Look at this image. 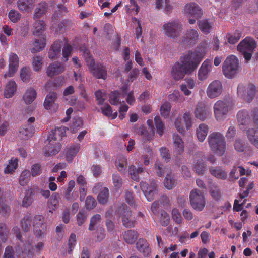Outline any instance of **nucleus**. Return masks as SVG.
<instances>
[{
    "mask_svg": "<svg viewBox=\"0 0 258 258\" xmlns=\"http://www.w3.org/2000/svg\"><path fill=\"white\" fill-rule=\"evenodd\" d=\"M208 44L206 41L200 43L194 50L189 51L182 56L179 61L172 67L171 76L173 78L179 81L182 79L186 74L192 73L198 67L204 57Z\"/></svg>",
    "mask_w": 258,
    "mask_h": 258,
    "instance_id": "obj_1",
    "label": "nucleus"
},
{
    "mask_svg": "<svg viewBox=\"0 0 258 258\" xmlns=\"http://www.w3.org/2000/svg\"><path fill=\"white\" fill-rule=\"evenodd\" d=\"M253 121L250 122V116L247 111H239L237 115V120L240 125L248 124L246 135L250 142L258 148V109L252 112Z\"/></svg>",
    "mask_w": 258,
    "mask_h": 258,
    "instance_id": "obj_2",
    "label": "nucleus"
},
{
    "mask_svg": "<svg viewBox=\"0 0 258 258\" xmlns=\"http://www.w3.org/2000/svg\"><path fill=\"white\" fill-rule=\"evenodd\" d=\"M67 128L64 126L52 130L48 136L44 154L46 156L56 154L60 150L61 146L58 142L66 136Z\"/></svg>",
    "mask_w": 258,
    "mask_h": 258,
    "instance_id": "obj_3",
    "label": "nucleus"
},
{
    "mask_svg": "<svg viewBox=\"0 0 258 258\" xmlns=\"http://www.w3.org/2000/svg\"><path fill=\"white\" fill-rule=\"evenodd\" d=\"M62 46H63L62 59L64 61H67L71 54L72 49L71 46L68 44V41L66 39H63V41L58 40L53 43L48 52L49 58L51 59L57 58L60 56V50Z\"/></svg>",
    "mask_w": 258,
    "mask_h": 258,
    "instance_id": "obj_4",
    "label": "nucleus"
},
{
    "mask_svg": "<svg viewBox=\"0 0 258 258\" xmlns=\"http://www.w3.org/2000/svg\"><path fill=\"white\" fill-rule=\"evenodd\" d=\"M233 109L232 103L222 100L217 101L214 105L213 110L214 116L218 121H223L227 115L231 112Z\"/></svg>",
    "mask_w": 258,
    "mask_h": 258,
    "instance_id": "obj_5",
    "label": "nucleus"
},
{
    "mask_svg": "<svg viewBox=\"0 0 258 258\" xmlns=\"http://www.w3.org/2000/svg\"><path fill=\"white\" fill-rule=\"evenodd\" d=\"M208 141L211 150L218 155H222L225 152V143L224 138L219 133H214L208 137Z\"/></svg>",
    "mask_w": 258,
    "mask_h": 258,
    "instance_id": "obj_6",
    "label": "nucleus"
},
{
    "mask_svg": "<svg viewBox=\"0 0 258 258\" xmlns=\"http://www.w3.org/2000/svg\"><path fill=\"white\" fill-rule=\"evenodd\" d=\"M223 72L225 76L232 78L235 76L239 70V62L238 58L234 55L227 57L223 64Z\"/></svg>",
    "mask_w": 258,
    "mask_h": 258,
    "instance_id": "obj_7",
    "label": "nucleus"
},
{
    "mask_svg": "<svg viewBox=\"0 0 258 258\" xmlns=\"http://www.w3.org/2000/svg\"><path fill=\"white\" fill-rule=\"evenodd\" d=\"M183 13L188 17V22L190 24H195L203 15L201 8L195 2L187 3L184 7Z\"/></svg>",
    "mask_w": 258,
    "mask_h": 258,
    "instance_id": "obj_8",
    "label": "nucleus"
},
{
    "mask_svg": "<svg viewBox=\"0 0 258 258\" xmlns=\"http://www.w3.org/2000/svg\"><path fill=\"white\" fill-rule=\"evenodd\" d=\"M83 55L85 58L86 63L89 67V69L93 75L98 78L105 79L107 76L105 68L101 65H97L95 67L94 60L90 56L89 52L87 49L84 50Z\"/></svg>",
    "mask_w": 258,
    "mask_h": 258,
    "instance_id": "obj_9",
    "label": "nucleus"
},
{
    "mask_svg": "<svg viewBox=\"0 0 258 258\" xmlns=\"http://www.w3.org/2000/svg\"><path fill=\"white\" fill-rule=\"evenodd\" d=\"M256 43L253 39L246 37L237 46L238 51L242 53L246 61L251 58L252 53L256 47Z\"/></svg>",
    "mask_w": 258,
    "mask_h": 258,
    "instance_id": "obj_10",
    "label": "nucleus"
},
{
    "mask_svg": "<svg viewBox=\"0 0 258 258\" xmlns=\"http://www.w3.org/2000/svg\"><path fill=\"white\" fill-rule=\"evenodd\" d=\"M182 29V25L177 20L168 22L163 26V30L165 35L173 38L180 36Z\"/></svg>",
    "mask_w": 258,
    "mask_h": 258,
    "instance_id": "obj_11",
    "label": "nucleus"
},
{
    "mask_svg": "<svg viewBox=\"0 0 258 258\" xmlns=\"http://www.w3.org/2000/svg\"><path fill=\"white\" fill-rule=\"evenodd\" d=\"M192 207L196 210L201 211L205 206V199L202 192L197 189L191 191L189 196Z\"/></svg>",
    "mask_w": 258,
    "mask_h": 258,
    "instance_id": "obj_12",
    "label": "nucleus"
},
{
    "mask_svg": "<svg viewBox=\"0 0 258 258\" xmlns=\"http://www.w3.org/2000/svg\"><path fill=\"white\" fill-rule=\"evenodd\" d=\"M237 93L244 100L249 102L257 95V91L256 92L255 87L252 84H249L246 87L242 84H239L237 87Z\"/></svg>",
    "mask_w": 258,
    "mask_h": 258,
    "instance_id": "obj_13",
    "label": "nucleus"
},
{
    "mask_svg": "<svg viewBox=\"0 0 258 258\" xmlns=\"http://www.w3.org/2000/svg\"><path fill=\"white\" fill-rule=\"evenodd\" d=\"M195 117L201 121H204L209 119L211 112L210 108L204 103L198 104L194 110Z\"/></svg>",
    "mask_w": 258,
    "mask_h": 258,
    "instance_id": "obj_14",
    "label": "nucleus"
},
{
    "mask_svg": "<svg viewBox=\"0 0 258 258\" xmlns=\"http://www.w3.org/2000/svg\"><path fill=\"white\" fill-rule=\"evenodd\" d=\"M19 59L18 55L13 52H11L9 56V69L4 77L5 78L14 76L17 71L19 67Z\"/></svg>",
    "mask_w": 258,
    "mask_h": 258,
    "instance_id": "obj_15",
    "label": "nucleus"
},
{
    "mask_svg": "<svg viewBox=\"0 0 258 258\" xmlns=\"http://www.w3.org/2000/svg\"><path fill=\"white\" fill-rule=\"evenodd\" d=\"M57 94L52 92L47 95L44 102V108L50 112H56L59 108V105L55 102Z\"/></svg>",
    "mask_w": 258,
    "mask_h": 258,
    "instance_id": "obj_16",
    "label": "nucleus"
},
{
    "mask_svg": "<svg viewBox=\"0 0 258 258\" xmlns=\"http://www.w3.org/2000/svg\"><path fill=\"white\" fill-rule=\"evenodd\" d=\"M198 37L199 33L197 30L193 29L188 30L183 37L181 44L183 46H191L197 42Z\"/></svg>",
    "mask_w": 258,
    "mask_h": 258,
    "instance_id": "obj_17",
    "label": "nucleus"
},
{
    "mask_svg": "<svg viewBox=\"0 0 258 258\" xmlns=\"http://www.w3.org/2000/svg\"><path fill=\"white\" fill-rule=\"evenodd\" d=\"M122 217L123 224L126 227H134L136 221L127 207H120L118 210Z\"/></svg>",
    "mask_w": 258,
    "mask_h": 258,
    "instance_id": "obj_18",
    "label": "nucleus"
},
{
    "mask_svg": "<svg viewBox=\"0 0 258 258\" xmlns=\"http://www.w3.org/2000/svg\"><path fill=\"white\" fill-rule=\"evenodd\" d=\"M44 221V217L41 215H37L34 217L33 225L35 227V234L38 237L42 236L45 233L46 226Z\"/></svg>",
    "mask_w": 258,
    "mask_h": 258,
    "instance_id": "obj_19",
    "label": "nucleus"
},
{
    "mask_svg": "<svg viewBox=\"0 0 258 258\" xmlns=\"http://www.w3.org/2000/svg\"><path fill=\"white\" fill-rule=\"evenodd\" d=\"M222 89L221 82L217 80L214 81L209 85L207 89V95L210 98H214L221 93Z\"/></svg>",
    "mask_w": 258,
    "mask_h": 258,
    "instance_id": "obj_20",
    "label": "nucleus"
},
{
    "mask_svg": "<svg viewBox=\"0 0 258 258\" xmlns=\"http://www.w3.org/2000/svg\"><path fill=\"white\" fill-rule=\"evenodd\" d=\"M141 188L148 201L153 200L157 190V185L155 183H152L149 186L147 183L142 182Z\"/></svg>",
    "mask_w": 258,
    "mask_h": 258,
    "instance_id": "obj_21",
    "label": "nucleus"
},
{
    "mask_svg": "<svg viewBox=\"0 0 258 258\" xmlns=\"http://www.w3.org/2000/svg\"><path fill=\"white\" fill-rule=\"evenodd\" d=\"M212 64L211 60L206 59L202 63L198 72V79L203 81L208 78L209 73L212 70Z\"/></svg>",
    "mask_w": 258,
    "mask_h": 258,
    "instance_id": "obj_22",
    "label": "nucleus"
},
{
    "mask_svg": "<svg viewBox=\"0 0 258 258\" xmlns=\"http://www.w3.org/2000/svg\"><path fill=\"white\" fill-rule=\"evenodd\" d=\"M65 70L63 64L59 62H54L50 64L47 69V75L49 77H53L62 73Z\"/></svg>",
    "mask_w": 258,
    "mask_h": 258,
    "instance_id": "obj_23",
    "label": "nucleus"
},
{
    "mask_svg": "<svg viewBox=\"0 0 258 258\" xmlns=\"http://www.w3.org/2000/svg\"><path fill=\"white\" fill-rule=\"evenodd\" d=\"M200 30L204 34H209L213 28L214 22L211 19H203L198 22Z\"/></svg>",
    "mask_w": 258,
    "mask_h": 258,
    "instance_id": "obj_24",
    "label": "nucleus"
},
{
    "mask_svg": "<svg viewBox=\"0 0 258 258\" xmlns=\"http://www.w3.org/2000/svg\"><path fill=\"white\" fill-rule=\"evenodd\" d=\"M34 133L33 126L28 124L21 126L19 130V137L22 140H28L32 137Z\"/></svg>",
    "mask_w": 258,
    "mask_h": 258,
    "instance_id": "obj_25",
    "label": "nucleus"
},
{
    "mask_svg": "<svg viewBox=\"0 0 258 258\" xmlns=\"http://www.w3.org/2000/svg\"><path fill=\"white\" fill-rule=\"evenodd\" d=\"M46 45V37L44 35H41L39 38L35 39L33 47L31 49L32 53H36L40 51L44 48Z\"/></svg>",
    "mask_w": 258,
    "mask_h": 258,
    "instance_id": "obj_26",
    "label": "nucleus"
},
{
    "mask_svg": "<svg viewBox=\"0 0 258 258\" xmlns=\"http://www.w3.org/2000/svg\"><path fill=\"white\" fill-rule=\"evenodd\" d=\"M17 90V85L13 80H10L6 84L4 90V96L7 98L12 97Z\"/></svg>",
    "mask_w": 258,
    "mask_h": 258,
    "instance_id": "obj_27",
    "label": "nucleus"
},
{
    "mask_svg": "<svg viewBox=\"0 0 258 258\" xmlns=\"http://www.w3.org/2000/svg\"><path fill=\"white\" fill-rule=\"evenodd\" d=\"M37 93L36 90L30 87L26 89L23 96V100L25 104H31L36 98Z\"/></svg>",
    "mask_w": 258,
    "mask_h": 258,
    "instance_id": "obj_28",
    "label": "nucleus"
},
{
    "mask_svg": "<svg viewBox=\"0 0 258 258\" xmlns=\"http://www.w3.org/2000/svg\"><path fill=\"white\" fill-rule=\"evenodd\" d=\"M174 151L177 154L182 153L184 150V142L178 135L174 134L173 136Z\"/></svg>",
    "mask_w": 258,
    "mask_h": 258,
    "instance_id": "obj_29",
    "label": "nucleus"
},
{
    "mask_svg": "<svg viewBox=\"0 0 258 258\" xmlns=\"http://www.w3.org/2000/svg\"><path fill=\"white\" fill-rule=\"evenodd\" d=\"M253 183H251L249 184L248 187L247 188V190L246 191H244L243 194H240L239 196V199H236L234 201L233 209L236 211H241L242 209V206L244 204L243 201V202H241V200L244 199L245 197L248 195V191L253 187Z\"/></svg>",
    "mask_w": 258,
    "mask_h": 258,
    "instance_id": "obj_30",
    "label": "nucleus"
},
{
    "mask_svg": "<svg viewBox=\"0 0 258 258\" xmlns=\"http://www.w3.org/2000/svg\"><path fill=\"white\" fill-rule=\"evenodd\" d=\"M35 0H19L18 7L20 10L24 12H31L34 8Z\"/></svg>",
    "mask_w": 258,
    "mask_h": 258,
    "instance_id": "obj_31",
    "label": "nucleus"
},
{
    "mask_svg": "<svg viewBox=\"0 0 258 258\" xmlns=\"http://www.w3.org/2000/svg\"><path fill=\"white\" fill-rule=\"evenodd\" d=\"M147 123L148 126L151 127L150 133H148L144 126H142L140 128L139 132L143 136L145 140L150 141L153 139L154 135L153 121L152 120H148Z\"/></svg>",
    "mask_w": 258,
    "mask_h": 258,
    "instance_id": "obj_32",
    "label": "nucleus"
},
{
    "mask_svg": "<svg viewBox=\"0 0 258 258\" xmlns=\"http://www.w3.org/2000/svg\"><path fill=\"white\" fill-rule=\"evenodd\" d=\"M80 148V144H76L68 147L66 150V160L71 162L77 155Z\"/></svg>",
    "mask_w": 258,
    "mask_h": 258,
    "instance_id": "obj_33",
    "label": "nucleus"
},
{
    "mask_svg": "<svg viewBox=\"0 0 258 258\" xmlns=\"http://www.w3.org/2000/svg\"><path fill=\"white\" fill-rule=\"evenodd\" d=\"M208 132V126L207 125L200 124L196 130V135L200 142H203L205 139Z\"/></svg>",
    "mask_w": 258,
    "mask_h": 258,
    "instance_id": "obj_34",
    "label": "nucleus"
},
{
    "mask_svg": "<svg viewBox=\"0 0 258 258\" xmlns=\"http://www.w3.org/2000/svg\"><path fill=\"white\" fill-rule=\"evenodd\" d=\"M44 243L42 242H39L35 245L34 249L32 247L31 243L28 241V243L26 242L23 244V248L22 249V252L27 251L29 252H31L33 250H35L37 252L41 251L44 247Z\"/></svg>",
    "mask_w": 258,
    "mask_h": 258,
    "instance_id": "obj_35",
    "label": "nucleus"
},
{
    "mask_svg": "<svg viewBox=\"0 0 258 258\" xmlns=\"http://www.w3.org/2000/svg\"><path fill=\"white\" fill-rule=\"evenodd\" d=\"M186 84H182L180 86V90L183 92L186 96H189L191 94L188 89H192L195 86V82L193 79H188L186 80Z\"/></svg>",
    "mask_w": 258,
    "mask_h": 258,
    "instance_id": "obj_36",
    "label": "nucleus"
},
{
    "mask_svg": "<svg viewBox=\"0 0 258 258\" xmlns=\"http://www.w3.org/2000/svg\"><path fill=\"white\" fill-rule=\"evenodd\" d=\"M123 237L128 244L134 243L138 237L137 233L133 230H128L123 234Z\"/></svg>",
    "mask_w": 258,
    "mask_h": 258,
    "instance_id": "obj_37",
    "label": "nucleus"
},
{
    "mask_svg": "<svg viewBox=\"0 0 258 258\" xmlns=\"http://www.w3.org/2000/svg\"><path fill=\"white\" fill-rule=\"evenodd\" d=\"M33 34L35 36H41L42 32L45 30V25L43 21H36L33 24Z\"/></svg>",
    "mask_w": 258,
    "mask_h": 258,
    "instance_id": "obj_38",
    "label": "nucleus"
},
{
    "mask_svg": "<svg viewBox=\"0 0 258 258\" xmlns=\"http://www.w3.org/2000/svg\"><path fill=\"white\" fill-rule=\"evenodd\" d=\"M47 10V4L45 2H42L38 5L35 9L34 14V18L35 19L42 16L45 14Z\"/></svg>",
    "mask_w": 258,
    "mask_h": 258,
    "instance_id": "obj_39",
    "label": "nucleus"
},
{
    "mask_svg": "<svg viewBox=\"0 0 258 258\" xmlns=\"http://www.w3.org/2000/svg\"><path fill=\"white\" fill-rule=\"evenodd\" d=\"M165 187L169 189H172L176 184L175 176L171 174H167L164 182Z\"/></svg>",
    "mask_w": 258,
    "mask_h": 258,
    "instance_id": "obj_40",
    "label": "nucleus"
},
{
    "mask_svg": "<svg viewBox=\"0 0 258 258\" xmlns=\"http://www.w3.org/2000/svg\"><path fill=\"white\" fill-rule=\"evenodd\" d=\"M242 35L240 30H236L233 34H228L226 35V39L230 44L236 43L241 38Z\"/></svg>",
    "mask_w": 258,
    "mask_h": 258,
    "instance_id": "obj_41",
    "label": "nucleus"
},
{
    "mask_svg": "<svg viewBox=\"0 0 258 258\" xmlns=\"http://www.w3.org/2000/svg\"><path fill=\"white\" fill-rule=\"evenodd\" d=\"M194 170L198 175H203L206 170V167L204 164L202 159H198L194 167Z\"/></svg>",
    "mask_w": 258,
    "mask_h": 258,
    "instance_id": "obj_42",
    "label": "nucleus"
},
{
    "mask_svg": "<svg viewBox=\"0 0 258 258\" xmlns=\"http://www.w3.org/2000/svg\"><path fill=\"white\" fill-rule=\"evenodd\" d=\"M18 166V160L17 158H12L9 164L5 169V173H12L15 171Z\"/></svg>",
    "mask_w": 258,
    "mask_h": 258,
    "instance_id": "obj_43",
    "label": "nucleus"
},
{
    "mask_svg": "<svg viewBox=\"0 0 258 258\" xmlns=\"http://www.w3.org/2000/svg\"><path fill=\"white\" fill-rule=\"evenodd\" d=\"M144 169L142 167H139L138 169H136L135 166H131L129 169V173L131 176V178L133 180L138 181L139 180V174L143 172Z\"/></svg>",
    "mask_w": 258,
    "mask_h": 258,
    "instance_id": "obj_44",
    "label": "nucleus"
},
{
    "mask_svg": "<svg viewBox=\"0 0 258 258\" xmlns=\"http://www.w3.org/2000/svg\"><path fill=\"white\" fill-rule=\"evenodd\" d=\"M126 164L127 160L122 156H119L115 161V165L120 172H122L124 170Z\"/></svg>",
    "mask_w": 258,
    "mask_h": 258,
    "instance_id": "obj_45",
    "label": "nucleus"
},
{
    "mask_svg": "<svg viewBox=\"0 0 258 258\" xmlns=\"http://www.w3.org/2000/svg\"><path fill=\"white\" fill-rule=\"evenodd\" d=\"M102 112L104 115L110 117L111 119H115L117 116V112L116 111L112 113L111 106L108 104L105 105L101 108Z\"/></svg>",
    "mask_w": 258,
    "mask_h": 258,
    "instance_id": "obj_46",
    "label": "nucleus"
},
{
    "mask_svg": "<svg viewBox=\"0 0 258 258\" xmlns=\"http://www.w3.org/2000/svg\"><path fill=\"white\" fill-rule=\"evenodd\" d=\"M30 172L28 170L23 171L19 178V183L21 186L27 184L30 179Z\"/></svg>",
    "mask_w": 258,
    "mask_h": 258,
    "instance_id": "obj_47",
    "label": "nucleus"
},
{
    "mask_svg": "<svg viewBox=\"0 0 258 258\" xmlns=\"http://www.w3.org/2000/svg\"><path fill=\"white\" fill-rule=\"evenodd\" d=\"M31 70L29 68L24 67L20 70V77L24 82H28L31 78Z\"/></svg>",
    "mask_w": 258,
    "mask_h": 258,
    "instance_id": "obj_48",
    "label": "nucleus"
},
{
    "mask_svg": "<svg viewBox=\"0 0 258 258\" xmlns=\"http://www.w3.org/2000/svg\"><path fill=\"white\" fill-rule=\"evenodd\" d=\"M109 196L108 188L103 187L101 189L98 196V202L101 204H105L107 202Z\"/></svg>",
    "mask_w": 258,
    "mask_h": 258,
    "instance_id": "obj_49",
    "label": "nucleus"
},
{
    "mask_svg": "<svg viewBox=\"0 0 258 258\" xmlns=\"http://www.w3.org/2000/svg\"><path fill=\"white\" fill-rule=\"evenodd\" d=\"M42 64L43 58L41 56H35L33 57L32 64L35 71H39L42 68Z\"/></svg>",
    "mask_w": 258,
    "mask_h": 258,
    "instance_id": "obj_50",
    "label": "nucleus"
},
{
    "mask_svg": "<svg viewBox=\"0 0 258 258\" xmlns=\"http://www.w3.org/2000/svg\"><path fill=\"white\" fill-rule=\"evenodd\" d=\"M210 173L215 177L220 179H225L227 177L226 173L219 168H211Z\"/></svg>",
    "mask_w": 258,
    "mask_h": 258,
    "instance_id": "obj_51",
    "label": "nucleus"
},
{
    "mask_svg": "<svg viewBox=\"0 0 258 258\" xmlns=\"http://www.w3.org/2000/svg\"><path fill=\"white\" fill-rule=\"evenodd\" d=\"M154 121L157 129V132L160 136H162L164 133L165 128L164 123L159 116H156L154 118Z\"/></svg>",
    "mask_w": 258,
    "mask_h": 258,
    "instance_id": "obj_52",
    "label": "nucleus"
},
{
    "mask_svg": "<svg viewBox=\"0 0 258 258\" xmlns=\"http://www.w3.org/2000/svg\"><path fill=\"white\" fill-rule=\"evenodd\" d=\"M120 94L118 91H114L111 92L109 96V101L110 103L114 105L118 104L120 102Z\"/></svg>",
    "mask_w": 258,
    "mask_h": 258,
    "instance_id": "obj_53",
    "label": "nucleus"
},
{
    "mask_svg": "<svg viewBox=\"0 0 258 258\" xmlns=\"http://www.w3.org/2000/svg\"><path fill=\"white\" fill-rule=\"evenodd\" d=\"M171 108V105L169 102H166L163 103L160 107L161 115L165 118L167 117L170 112Z\"/></svg>",
    "mask_w": 258,
    "mask_h": 258,
    "instance_id": "obj_54",
    "label": "nucleus"
},
{
    "mask_svg": "<svg viewBox=\"0 0 258 258\" xmlns=\"http://www.w3.org/2000/svg\"><path fill=\"white\" fill-rule=\"evenodd\" d=\"M32 193L31 189H28L26 191V194L24 197L22 201V205L23 207H27L29 206L32 203V198L31 194Z\"/></svg>",
    "mask_w": 258,
    "mask_h": 258,
    "instance_id": "obj_55",
    "label": "nucleus"
},
{
    "mask_svg": "<svg viewBox=\"0 0 258 258\" xmlns=\"http://www.w3.org/2000/svg\"><path fill=\"white\" fill-rule=\"evenodd\" d=\"M136 247L139 251L144 252L148 248V243L145 239H140L136 243Z\"/></svg>",
    "mask_w": 258,
    "mask_h": 258,
    "instance_id": "obj_56",
    "label": "nucleus"
},
{
    "mask_svg": "<svg viewBox=\"0 0 258 258\" xmlns=\"http://www.w3.org/2000/svg\"><path fill=\"white\" fill-rule=\"evenodd\" d=\"M10 211V207L6 204V201L3 198H0V213L5 215Z\"/></svg>",
    "mask_w": 258,
    "mask_h": 258,
    "instance_id": "obj_57",
    "label": "nucleus"
},
{
    "mask_svg": "<svg viewBox=\"0 0 258 258\" xmlns=\"http://www.w3.org/2000/svg\"><path fill=\"white\" fill-rule=\"evenodd\" d=\"M42 168L40 164H35L31 166V173L33 177H35L39 175L42 172Z\"/></svg>",
    "mask_w": 258,
    "mask_h": 258,
    "instance_id": "obj_58",
    "label": "nucleus"
},
{
    "mask_svg": "<svg viewBox=\"0 0 258 258\" xmlns=\"http://www.w3.org/2000/svg\"><path fill=\"white\" fill-rule=\"evenodd\" d=\"M170 216L165 211H162L160 217V222L163 226H167L169 223Z\"/></svg>",
    "mask_w": 258,
    "mask_h": 258,
    "instance_id": "obj_59",
    "label": "nucleus"
},
{
    "mask_svg": "<svg viewBox=\"0 0 258 258\" xmlns=\"http://www.w3.org/2000/svg\"><path fill=\"white\" fill-rule=\"evenodd\" d=\"M21 14L17 11L11 10L9 13V18L10 20L14 22H17L21 18Z\"/></svg>",
    "mask_w": 258,
    "mask_h": 258,
    "instance_id": "obj_60",
    "label": "nucleus"
},
{
    "mask_svg": "<svg viewBox=\"0 0 258 258\" xmlns=\"http://www.w3.org/2000/svg\"><path fill=\"white\" fill-rule=\"evenodd\" d=\"M182 95L178 90H175L172 94L168 95V99L172 101H181Z\"/></svg>",
    "mask_w": 258,
    "mask_h": 258,
    "instance_id": "obj_61",
    "label": "nucleus"
},
{
    "mask_svg": "<svg viewBox=\"0 0 258 258\" xmlns=\"http://www.w3.org/2000/svg\"><path fill=\"white\" fill-rule=\"evenodd\" d=\"M101 220V216L99 214H97L93 216L90 220V223L89 227V230H93L94 226L97 225Z\"/></svg>",
    "mask_w": 258,
    "mask_h": 258,
    "instance_id": "obj_62",
    "label": "nucleus"
},
{
    "mask_svg": "<svg viewBox=\"0 0 258 258\" xmlns=\"http://www.w3.org/2000/svg\"><path fill=\"white\" fill-rule=\"evenodd\" d=\"M183 119L185 124L186 128L188 130L192 126V119L191 114L189 112H185L183 114Z\"/></svg>",
    "mask_w": 258,
    "mask_h": 258,
    "instance_id": "obj_63",
    "label": "nucleus"
},
{
    "mask_svg": "<svg viewBox=\"0 0 258 258\" xmlns=\"http://www.w3.org/2000/svg\"><path fill=\"white\" fill-rule=\"evenodd\" d=\"M3 258H15V253L13 247L8 246L5 248Z\"/></svg>",
    "mask_w": 258,
    "mask_h": 258,
    "instance_id": "obj_64",
    "label": "nucleus"
}]
</instances>
